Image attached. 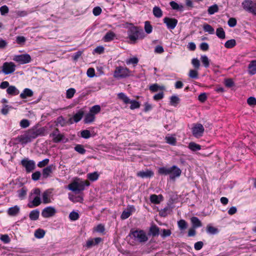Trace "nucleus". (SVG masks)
I'll return each mask as SVG.
<instances>
[{
  "label": "nucleus",
  "mask_w": 256,
  "mask_h": 256,
  "mask_svg": "<svg viewBox=\"0 0 256 256\" xmlns=\"http://www.w3.org/2000/svg\"><path fill=\"white\" fill-rule=\"evenodd\" d=\"M45 131L46 130L44 127L38 128V127L34 126L26 131L24 134L18 136L16 138V140L22 144H26L30 142L38 136H44Z\"/></svg>",
  "instance_id": "1"
},
{
  "label": "nucleus",
  "mask_w": 256,
  "mask_h": 256,
  "mask_svg": "<svg viewBox=\"0 0 256 256\" xmlns=\"http://www.w3.org/2000/svg\"><path fill=\"white\" fill-rule=\"evenodd\" d=\"M128 38L134 42L138 39L144 38L145 36L142 28L134 26L129 28L128 30Z\"/></svg>",
  "instance_id": "2"
},
{
  "label": "nucleus",
  "mask_w": 256,
  "mask_h": 256,
  "mask_svg": "<svg viewBox=\"0 0 256 256\" xmlns=\"http://www.w3.org/2000/svg\"><path fill=\"white\" fill-rule=\"evenodd\" d=\"M128 236L140 243L145 242L148 240L146 232L142 230L132 229L130 230Z\"/></svg>",
  "instance_id": "3"
},
{
  "label": "nucleus",
  "mask_w": 256,
  "mask_h": 256,
  "mask_svg": "<svg viewBox=\"0 0 256 256\" xmlns=\"http://www.w3.org/2000/svg\"><path fill=\"white\" fill-rule=\"evenodd\" d=\"M90 183L85 181H74L68 186V188L76 193H79L84 190L85 186H88Z\"/></svg>",
  "instance_id": "4"
},
{
  "label": "nucleus",
  "mask_w": 256,
  "mask_h": 256,
  "mask_svg": "<svg viewBox=\"0 0 256 256\" xmlns=\"http://www.w3.org/2000/svg\"><path fill=\"white\" fill-rule=\"evenodd\" d=\"M118 98L122 100L125 104H130V108L131 110H134L140 107V104L136 100H130L126 95L123 92H120L118 94Z\"/></svg>",
  "instance_id": "5"
},
{
  "label": "nucleus",
  "mask_w": 256,
  "mask_h": 256,
  "mask_svg": "<svg viewBox=\"0 0 256 256\" xmlns=\"http://www.w3.org/2000/svg\"><path fill=\"white\" fill-rule=\"evenodd\" d=\"M242 6L245 11L256 16V2L252 0H244Z\"/></svg>",
  "instance_id": "6"
},
{
  "label": "nucleus",
  "mask_w": 256,
  "mask_h": 256,
  "mask_svg": "<svg viewBox=\"0 0 256 256\" xmlns=\"http://www.w3.org/2000/svg\"><path fill=\"white\" fill-rule=\"evenodd\" d=\"M130 70L126 67L118 66L116 68L114 76L116 78H126L130 76Z\"/></svg>",
  "instance_id": "7"
},
{
  "label": "nucleus",
  "mask_w": 256,
  "mask_h": 256,
  "mask_svg": "<svg viewBox=\"0 0 256 256\" xmlns=\"http://www.w3.org/2000/svg\"><path fill=\"white\" fill-rule=\"evenodd\" d=\"M20 164L26 168L27 173H30L36 168L35 162L33 160H30L28 158L22 159Z\"/></svg>",
  "instance_id": "8"
},
{
  "label": "nucleus",
  "mask_w": 256,
  "mask_h": 256,
  "mask_svg": "<svg viewBox=\"0 0 256 256\" xmlns=\"http://www.w3.org/2000/svg\"><path fill=\"white\" fill-rule=\"evenodd\" d=\"M16 66L12 62H5L2 66V72L7 75L13 73L16 70Z\"/></svg>",
  "instance_id": "9"
},
{
  "label": "nucleus",
  "mask_w": 256,
  "mask_h": 256,
  "mask_svg": "<svg viewBox=\"0 0 256 256\" xmlns=\"http://www.w3.org/2000/svg\"><path fill=\"white\" fill-rule=\"evenodd\" d=\"M13 60L20 64H24L30 62L32 58L30 54H26L16 55L14 56Z\"/></svg>",
  "instance_id": "10"
},
{
  "label": "nucleus",
  "mask_w": 256,
  "mask_h": 256,
  "mask_svg": "<svg viewBox=\"0 0 256 256\" xmlns=\"http://www.w3.org/2000/svg\"><path fill=\"white\" fill-rule=\"evenodd\" d=\"M204 132V128L200 124H198L194 125L192 128V133L196 138H199L202 136Z\"/></svg>",
  "instance_id": "11"
},
{
  "label": "nucleus",
  "mask_w": 256,
  "mask_h": 256,
  "mask_svg": "<svg viewBox=\"0 0 256 256\" xmlns=\"http://www.w3.org/2000/svg\"><path fill=\"white\" fill-rule=\"evenodd\" d=\"M164 22L166 24L168 28L174 30L176 26L178 21L174 18H170L165 17L164 20Z\"/></svg>",
  "instance_id": "12"
},
{
  "label": "nucleus",
  "mask_w": 256,
  "mask_h": 256,
  "mask_svg": "<svg viewBox=\"0 0 256 256\" xmlns=\"http://www.w3.org/2000/svg\"><path fill=\"white\" fill-rule=\"evenodd\" d=\"M56 210L52 206L44 208L42 212V216L44 218L53 216L56 213Z\"/></svg>",
  "instance_id": "13"
},
{
  "label": "nucleus",
  "mask_w": 256,
  "mask_h": 256,
  "mask_svg": "<svg viewBox=\"0 0 256 256\" xmlns=\"http://www.w3.org/2000/svg\"><path fill=\"white\" fill-rule=\"evenodd\" d=\"M171 172L169 174L170 178L174 180L176 178L179 177L182 173L181 170L176 166H172L170 167Z\"/></svg>",
  "instance_id": "14"
},
{
  "label": "nucleus",
  "mask_w": 256,
  "mask_h": 256,
  "mask_svg": "<svg viewBox=\"0 0 256 256\" xmlns=\"http://www.w3.org/2000/svg\"><path fill=\"white\" fill-rule=\"evenodd\" d=\"M50 136L52 138V140L55 143L62 141L64 138V135L60 133L58 129L56 128L50 134Z\"/></svg>",
  "instance_id": "15"
},
{
  "label": "nucleus",
  "mask_w": 256,
  "mask_h": 256,
  "mask_svg": "<svg viewBox=\"0 0 256 256\" xmlns=\"http://www.w3.org/2000/svg\"><path fill=\"white\" fill-rule=\"evenodd\" d=\"M102 241V238H96L94 239L90 238L87 240L85 246L87 248H90L93 246L99 244Z\"/></svg>",
  "instance_id": "16"
},
{
  "label": "nucleus",
  "mask_w": 256,
  "mask_h": 256,
  "mask_svg": "<svg viewBox=\"0 0 256 256\" xmlns=\"http://www.w3.org/2000/svg\"><path fill=\"white\" fill-rule=\"evenodd\" d=\"M135 211V208L134 206H128L126 210L123 211L120 218L122 220L128 218L132 214V212Z\"/></svg>",
  "instance_id": "17"
},
{
  "label": "nucleus",
  "mask_w": 256,
  "mask_h": 256,
  "mask_svg": "<svg viewBox=\"0 0 256 256\" xmlns=\"http://www.w3.org/2000/svg\"><path fill=\"white\" fill-rule=\"evenodd\" d=\"M55 166L53 164L48 166L46 168H44L42 170V175L44 178H48L52 173V170L54 169Z\"/></svg>",
  "instance_id": "18"
},
{
  "label": "nucleus",
  "mask_w": 256,
  "mask_h": 256,
  "mask_svg": "<svg viewBox=\"0 0 256 256\" xmlns=\"http://www.w3.org/2000/svg\"><path fill=\"white\" fill-rule=\"evenodd\" d=\"M154 174V172L149 170H146V171H140L136 174V176L142 178H150L152 177Z\"/></svg>",
  "instance_id": "19"
},
{
  "label": "nucleus",
  "mask_w": 256,
  "mask_h": 256,
  "mask_svg": "<svg viewBox=\"0 0 256 256\" xmlns=\"http://www.w3.org/2000/svg\"><path fill=\"white\" fill-rule=\"evenodd\" d=\"M34 92L32 90L28 88H26L23 92L20 94V98L22 99H25L28 97H31L33 96Z\"/></svg>",
  "instance_id": "20"
},
{
  "label": "nucleus",
  "mask_w": 256,
  "mask_h": 256,
  "mask_svg": "<svg viewBox=\"0 0 256 256\" xmlns=\"http://www.w3.org/2000/svg\"><path fill=\"white\" fill-rule=\"evenodd\" d=\"M52 192L49 190L44 191L42 195V202L44 204H48L51 202L50 197L51 196Z\"/></svg>",
  "instance_id": "21"
},
{
  "label": "nucleus",
  "mask_w": 256,
  "mask_h": 256,
  "mask_svg": "<svg viewBox=\"0 0 256 256\" xmlns=\"http://www.w3.org/2000/svg\"><path fill=\"white\" fill-rule=\"evenodd\" d=\"M150 199L152 203L154 204H158L162 200L163 196L161 194L156 195L154 194L150 195Z\"/></svg>",
  "instance_id": "22"
},
{
  "label": "nucleus",
  "mask_w": 256,
  "mask_h": 256,
  "mask_svg": "<svg viewBox=\"0 0 256 256\" xmlns=\"http://www.w3.org/2000/svg\"><path fill=\"white\" fill-rule=\"evenodd\" d=\"M160 229L156 225H152L150 228L148 234L152 236H158L159 234Z\"/></svg>",
  "instance_id": "23"
},
{
  "label": "nucleus",
  "mask_w": 256,
  "mask_h": 256,
  "mask_svg": "<svg viewBox=\"0 0 256 256\" xmlns=\"http://www.w3.org/2000/svg\"><path fill=\"white\" fill-rule=\"evenodd\" d=\"M190 222L192 227L194 228H198L201 227L202 224L200 220L196 216H192L190 218Z\"/></svg>",
  "instance_id": "24"
},
{
  "label": "nucleus",
  "mask_w": 256,
  "mask_h": 256,
  "mask_svg": "<svg viewBox=\"0 0 256 256\" xmlns=\"http://www.w3.org/2000/svg\"><path fill=\"white\" fill-rule=\"evenodd\" d=\"M170 5L173 10H176L180 12H182L184 10V6L182 4H179L174 1L170 2Z\"/></svg>",
  "instance_id": "25"
},
{
  "label": "nucleus",
  "mask_w": 256,
  "mask_h": 256,
  "mask_svg": "<svg viewBox=\"0 0 256 256\" xmlns=\"http://www.w3.org/2000/svg\"><path fill=\"white\" fill-rule=\"evenodd\" d=\"M116 36V34L113 32L109 31L105 34L102 40L104 42H109L112 40Z\"/></svg>",
  "instance_id": "26"
},
{
  "label": "nucleus",
  "mask_w": 256,
  "mask_h": 256,
  "mask_svg": "<svg viewBox=\"0 0 256 256\" xmlns=\"http://www.w3.org/2000/svg\"><path fill=\"white\" fill-rule=\"evenodd\" d=\"M20 208L18 206L10 208L8 210V214L10 216H16L20 212Z\"/></svg>",
  "instance_id": "27"
},
{
  "label": "nucleus",
  "mask_w": 256,
  "mask_h": 256,
  "mask_svg": "<svg viewBox=\"0 0 256 256\" xmlns=\"http://www.w3.org/2000/svg\"><path fill=\"white\" fill-rule=\"evenodd\" d=\"M42 203L41 199L39 196H36L34 198V200L32 201V204L29 203L28 206L29 208H32L33 207L38 206Z\"/></svg>",
  "instance_id": "28"
},
{
  "label": "nucleus",
  "mask_w": 256,
  "mask_h": 256,
  "mask_svg": "<svg viewBox=\"0 0 256 256\" xmlns=\"http://www.w3.org/2000/svg\"><path fill=\"white\" fill-rule=\"evenodd\" d=\"M248 72L254 75L256 74V60H254L250 62L248 66Z\"/></svg>",
  "instance_id": "29"
},
{
  "label": "nucleus",
  "mask_w": 256,
  "mask_h": 256,
  "mask_svg": "<svg viewBox=\"0 0 256 256\" xmlns=\"http://www.w3.org/2000/svg\"><path fill=\"white\" fill-rule=\"evenodd\" d=\"M6 92L10 95L16 96L19 94L20 92L15 86H10L6 90Z\"/></svg>",
  "instance_id": "30"
},
{
  "label": "nucleus",
  "mask_w": 256,
  "mask_h": 256,
  "mask_svg": "<svg viewBox=\"0 0 256 256\" xmlns=\"http://www.w3.org/2000/svg\"><path fill=\"white\" fill-rule=\"evenodd\" d=\"M84 115V111L82 110H79L73 116L74 122H78L82 118Z\"/></svg>",
  "instance_id": "31"
},
{
  "label": "nucleus",
  "mask_w": 256,
  "mask_h": 256,
  "mask_svg": "<svg viewBox=\"0 0 256 256\" xmlns=\"http://www.w3.org/2000/svg\"><path fill=\"white\" fill-rule=\"evenodd\" d=\"M28 192V189L26 187L24 186L21 189L17 191L18 198L20 200H24Z\"/></svg>",
  "instance_id": "32"
},
{
  "label": "nucleus",
  "mask_w": 256,
  "mask_h": 256,
  "mask_svg": "<svg viewBox=\"0 0 256 256\" xmlns=\"http://www.w3.org/2000/svg\"><path fill=\"white\" fill-rule=\"evenodd\" d=\"M39 216L40 211L37 209L32 210L29 214L30 218L32 220H37L39 218Z\"/></svg>",
  "instance_id": "33"
},
{
  "label": "nucleus",
  "mask_w": 256,
  "mask_h": 256,
  "mask_svg": "<svg viewBox=\"0 0 256 256\" xmlns=\"http://www.w3.org/2000/svg\"><path fill=\"white\" fill-rule=\"evenodd\" d=\"M172 212V208L168 206L160 211V215L161 216L165 217L170 214Z\"/></svg>",
  "instance_id": "34"
},
{
  "label": "nucleus",
  "mask_w": 256,
  "mask_h": 256,
  "mask_svg": "<svg viewBox=\"0 0 256 256\" xmlns=\"http://www.w3.org/2000/svg\"><path fill=\"white\" fill-rule=\"evenodd\" d=\"M170 105L176 106L180 102V98L174 95L170 97Z\"/></svg>",
  "instance_id": "35"
},
{
  "label": "nucleus",
  "mask_w": 256,
  "mask_h": 256,
  "mask_svg": "<svg viewBox=\"0 0 256 256\" xmlns=\"http://www.w3.org/2000/svg\"><path fill=\"white\" fill-rule=\"evenodd\" d=\"M95 116L89 112L86 115L84 122L85 124H90L93 122Z\"/></svg>",
  "instance_id": "36"
},
{
  "label": "nucleus",
  "mask_w": 256,
  "mask_h": 256,
  "mask_svg": "<svg viewBox=\"0 0 256 256\" xmlns=\"http://www.w3.org/2000/svg\"><path fill=\"white\" fill-rule=\"evenodd\" d=\"M68 198L74 202H82L84 200L82 196H75L70 194L68 195Z\"/></svg>",
  "instance_id": "37"
},
{
  "label": "nucleus",
  "mask_w": 256,
  "mask_h": 256,
  "mask_svg": "<svg viewBox=\"0 0 256 256\" xmlns=\"http://www.w3.org/2000/svg\"><path fill=\"white\" fill-rule=\"evenodd\" d=\"M188 148L194 152L199 150L201 149V146L194 142H190Z\"/></svg>",
  "instance_id": "38"
},
{
  "label": "nucleus",
  "mask_w": 256,
  "mask_h": 256,
  "mask_svg": "<svg viewBox=\"0 0 256 256\" xmlns=\"http://www.w3.org/2000/svg\"><path fill=\"white\" fill-rule=\"evenodd\" d=\"M153 14L155 17L160 18L162 16V12L161 9L158 6H154L153 8Z\"/></svg>",
  "instance_id": "39"
},
{
  "label": "nucleus",
  "mask_w": 256,
  "mask_h": 256,
  "mask_svg": "<svg viewBox=\"0 0 256 256\" xmlns=\"http://www.w3.org/2000/svg\"><path fill=\"white\" fill-rule=\"evenodd\" d=\"M178 225L180 230H186L188 226V223L184 220H180L178 222Z\"/></svg>",
  "instance_id": "40"
},
{
  "label": "nucleus",
  "mask_w": 256,
  "mask_h": 256,
  "mask_svg": "<svg viewBox=\"0 0 256 256\" xmlns=\"http://www.w3.org/2000/svg\"><path fill=\"white\" fill-rule=\"evenodd\" d=\"M99 177V174L96 172L89 173L87 174V178L90 181L94 182Z\"/></svg>",
  "instance_id": "41"
},
{
  "label": "nucleus",
  "mask_w": 256,
  "mask_h": 256,
  "mask_svg": "<svg viewBox=\"0 0 256 256\" xmlns=\"http://www.w3.org/2000/svg\"><path fill=\"white\" fill-rule=\"evenodd\" d=\"M206 232L207 233L210 234H216L218 232V230L210 225H208L206 226Z\"/></svg>",
  "instance_id": "42"
},
{
  "label": "nucleus",
  "mask_w": 256,
  "mask_h": 256,
  "mask_svg": "<svg viewBox=\"0 0 256 256\" xmlns=\"http://www.w3.org/2000/svg\"><path fill=\"white\" fill-rule=\"evenodd\" d=\"M216 35L218 38L220 39H224L226 37L225 32L224 29L220 27L216 29Z\"/></svg>",
  "instance_id": "43"
},
{
  "label": "nucleus",
  "mask_w": 256,
  "mask_h": 256,
  "mask_svg": "<svg viewBox=\"0 0 256 256\" xmlns=\"http://www.w3.org/2000/svg\"><path fill=\"white\" fill-rule=\"evenodd\" d=\"M165 88L164 86H160L157 84H153L150 86L149 89L152 92H156L158 91L159 90H163Z\"/></svg>",
  "instance_id": "44"
},
{
  "label": "nucleus",
  "mask_w": 256,
  "mask_h": 256,
  "mask_svg": "<svg viewBox=\"0 0 256 256\" xmlns=\"http://www.w3.org/2000/svg\"><path fill=\"white\" fill-rule=\"evenodd\" d=\"M46 232L44 230L38 228L35 231L34 236L38 238H42L44 236Z\"/></svg>",
  "instance_id": "45"
},
{
  "label": "nucleus",
  "mask_w": 256,
  "mask_h": 256,
  "mask_svg": "<svg viewBox=\"0 0 256 256\" xmlns=\"http://www.w3.org/2000/svg\"><path fill=\"white\" fill-rule=\"evenodd\" d=\"M236 45V40L234 39H231L228 40L224 44V46L227 48H232Z\"/></svg>",
  "instance_id": "46"
},
{
  "label": "nucleus",
  "mask_w": 256,
  "mask_h": 256,
  "mask_svg": "<svg viewBox=\"0 0 256 256\" xmlns=\"http://www.w3.org/2000/svg\"><path fill=\"white\" fill-rule=\"evenodd\" d=\"M144 28L146 32L148 34H150L152 31V26L149 21H146L144 22Z\"/></svg>",
  "instance_id": "47"
},
{
  "label": "nucleus",
  "mask_w": 256,
  "mask_h": 256,
  "mask_svg": "<svg viewBox=\"0 0 256 256\" xmlns=\"http://www.w3.org/2000/svg\"><path fill=\"white\" fill-rule=\"evenodd\" d=\"M218 8L216 4H214L210 6L208 10V12L209 14H213L214 13L218 12Z\"/></svg>",
  "instance_id": "48"
},
{
  "label": "nucleus",
  "mask_w": 256,
  "mask_h": 256,
  "mask_svg": "<svg viewBox=\"0 0 256 256\" xmlns=\"http://www.w3.org/2000/svg\"><path fill=\"white\" fill-rule=\"evenodd\" d=\"M158 172L160 174H163V175H168L171 172V171L170 170V168H166V167L160 168H159Z\"/></svg>",
  "instance_id": "49"
},
{
  "label": "nucleus",
  "mask_w": 256,
  "mask_h": 256,
  "mask_svg": "<svg viewBox=\"0 0 256 256\" xmlns=\"http://www.w3.org/2000/svg\"><path fill=\"white\" fill-rule=\"evenodd\" d=\"M74 150L80 154H84L86 153V150L84 148V146L82 144H76L74 148Z\"/></svg>",
  "instance_id": "50"
},
{
  "label": "nucleus",
  "mask_w": 256,
  "mask_h": 256,
  "mask_svg": "<svg viewBox=\"0 0 256 256\" xmlns=\"http://www.w3.org/2000/svg\"><path fill=\"white\" fill-rule=\"evenodd\" d=\"M100 110L101 108L99 105H94L90 108V112L93 114L95 116V114H98L100 112Z\"/></svg>",
  "instance_id": "51"
},
{
  "label": "nucleus",
  "mask_w": 256,
  "mask_h": 256,
  "mask_svg": "<svg viewBox=\"0 0 256 256\" xmlns=\"http://www.w3.org/2000/svg\"><path fill=\"white\" fill-rule=\"evenodd\" d=\"M201 61L204 64V66L206 68H208L210 66V60L208 56L206 55H203L201 56L200 58Z\"/></svg>",
  "instance_id": "52"
},
{
  "label": "nucleus",
  "mask_w": 256,
  "mask_h": 256,
  "mask_svg": "<svg viewBox=\"0 0 256 256\" xmlns=\"http://www.w3.org/2000/svg\"><path fill=\"white\" fill-rule=\"evenodd\" d=\"M203 28L204 32H208L210 34H214V28L208 24H205Z\"/></svg>",
  "instance_id": "53"
},
{
  "label": "nucleus",
  "mask_w": 256,
  "mask_h": 256,
  "mask_svg": "<svg viewBox=\"0 0 256 256\" xmlns=\"http://www.w3.org/2000/svg\"><path fill=\"white\" fill-rule=\"evenodd\" d=\"M166 142L171 145L175 146L176 143V138L174 136H166Z\"/></svg>",
  "instance_id": "54"
},
{
  "label": "nucleus",
  "mask_w": 256,
  "mask_h": 256,
  "mask_svg": "<svg viewBox=\"0 0 256 256\" xmlns=\"http://www.w3.org/2000/svg\"><path fill=\"white\" fill-rule=\"evenodd\" d=\"M75 92H76V90L74 88H68L66 90V98H69V99L72 98L74 96Z\"/></svg>",
  "instance_id": "55"
},
{
  "label": "nucleus",
  "mask_w": 256,
  "mask_h": 256,
  "mask_svg": "<svg viewBox=\"0 0 256 256\" xmlns=\"http://www.w3.org/2000/svg\"><path fill=\"white\" fill-rule=\"evenodd\" d=\"M138 62V59L136 57H134L130 59H127L126 62L127 64H133L136 65Z\"/></svg>",
  "instance_id": "56"
},
{
  "label": "nucleus",
  "mask_w": 256,
  "mask_h": 256,
  "mask_svg": "<svg viewBox=\"0 0 256 256\" xmlns=\"http://www.w3.org/2000/svg\"><path fill=\"white\" fill-rule=\"evenodd\" d=\"M21 128H25L30 126V121L27 119H22L20 120V123Z\"/></svg>",
  "instance_id": "57"
},
{
  "label": "nucleus",
  "mask_w": 256,
  "mask_h": 256,
  "mask_svg": "<svg viewBox=\"0 0 256 256\" xmlns=\"http://www.w3.org/2000/svg\"><path fill=\"white\" fill-rule=\"evenodd\" d=\"M79 214L76 212H72L69 214V218L72 220H76L79 218Z\"/></svg>",
  "instance_id": "58"
},
{
  "label": "nucleus",
  "mask_w": 256,
  "mask_h": 256,
  "mask_svg": "<svg viewBox=\"0 0 256 256\" xmlns=\"http://www.w3.org/2000/svg\"><path fill=\"white\" fill-rule=\"evenodd\" d=\"M188 76L192 78L196 79L198 78V72L195 70H190L189 72Z\"/></svg>",
  "instance_id": "59"
},
{
  "label": "nucleus",
  "mask_w": 256,
  "mask_h": 256,
  "mask_svg": "<svg viewBox=\"0 0 256 256\" xmlns=\"http://www.w3.org/2000/svg\"><path fill=\"white\" fill-rule=\"evenodd\" d=\"M81 136L84 138H88L90 137V131L87 130H83L80 133Z\"/></svg>",
  "instance_id": "60"
},
{
  "label": "nucleus",
  "mask_w": 256,
  "mask_h": 256,
  "mask_svg": "<svg viewBox=\"0 0 256 256\" xmlns=\"http://www.w3.org/2000/svg\"><path fill=\"white\" fill-rule=\"evenodd\" d=\"M9 12V8L6 5L3 6L0 8V12L2 16H4L8 14Z\"/></svg>",
  "instance_id": "61"
},
{
  "label": "nucleus",
  "mask_w": 256,
  "mask_h": 256,
  "mask_svg": "<svg viewBox=\"0 0 256 256\" xmlns=\"http://www.w3.org/2000/svg\"><path fill=\"white\" fill-rule=\"evenodd\" d=\"M248 104L250 106H256V98L254 96H250L247 100Z\"/></svg>",
  "instance_id": "62"
},
{
  "label": "nucleus",
  "mask_w": 256,
  "mask_h": 256,
  "mask_svg": "<svg viewBox=\"0 0 256 256\" xmlns=\"http://www.w3.org/2000/svg\"><path fill=\"white\" fill-rule=\"evenodd\" d=\"M236 20L234 18H230L228 22V26L231 28L235 26L236 24Z\"/></svg>",
  "instance_id": "63"
},
{
  "label": "nucleus",
  "mask_w": 256,
  "mask_h": 256,
  "mask_svg": "<svg viewBox=\"0 0 256 256\" xmlns=\"http://www.w3.org/2000/svg\"><path fill=\"white\" fill-rule=\"evenodd\" d=\"M40 172L39 171H36L32 174V180L36 181L40 179Z\"/></svg>",
  "instance_id": "64"
}]
</instances>
